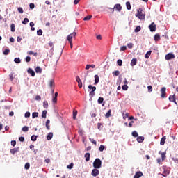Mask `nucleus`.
I'll return each instance as SVG.
<instances>
[{
    "mask_svg": "<svg viewBox=\"0 0 178 178\" xmlns=\"http://www.w3.org/2000/svg\"><path fill=\"white\" fill-rule=\"evenodd\" d=\"M101 166H102V161L99 158L96 159L93 162V168L95 169H101Z\"/></svg>",
    "mask_w": 178,
    "mask_h": 178,
    "instance_id": "f257e3e1",
    "label": "nucleus"
},
{
    "mask_svg": "<svg viewBox=\"0 0 178 178\" xmlns=\"http://www.w3.org/2000/svg\"><path fill=\"white\" fill-rule=\"evenodd\" d=\"M136 17H138L140 20H144V19H145V14L144 13V11H143L142 8H139L138 10V13L136 14Z\"/></svg>",
    "mask_w": 178,
    "mask_h": 178,
    "instance_id": "f03ea898",
    "label": "nucleus"
},
{
    "mask_svg": "<svg viewBox=\"0 0 178 178\" xmlns=\"http://www.w3.org/2000/svg\"><path fill=\"white\" fill-rule=\"evenodd\" d=\"M88 89L89 90H92L90 93H89V95L91 98H92V97H94L95 95V92H94L96 90H97V87L95 86H92L91 85H89L88 86Z\"/></svg>",
    "mask_w": 178,
    "mask_h": 178,
    "instance_id": "7ed1b4c3",
    "label": "nucleus"
},
{
    "mask_svg": "<svg viewBox=\"0 0 178 178\" xmlns=\"http://www.w3.org/2000/svg\"><path fill=\"white\" fill-rule=\"evenodd\" d=\"M76 35H77V33H76V32H73L72 33L68 35V36L67 38L68 42H73V37L74 38L76 37Z\"/></svg>",
    "mask_w": 178,
    "mask_h": 178,
    "instance_id": "20e7f679",
    "label": "nucleus"
},
{
    "mask_svg": "<svg viewBox=\"0 0 178 178\" xmlns=\"http://www.w3.org/2000/svg\"><path fill=\"white\" fill-rule=\"evenodd\" d=\"M175 56L172 53L168 54L167 55H165V57L166 60H170V59H175Z\"/></svg>",
    "mask_w": 178,
    "mask_h": 178,
    "instance_id": "39448f33",
    "label": "nucleus"
},
{
    "mask_svg": "<svg viewBox=\"0 0 178 178\" xmlns=\"http://www.w3.org/2000/svg\"><path fill=\"white\" fill-rule=\"evenodd\" d=\"M149 29L150 31H152V32L156 31V25L155 24V23L152 22L149 26Z\"/></svg>",
    "mask_w": 178,
    "mask_h": 178,
    "instance_id": "423d86ee",
    "label": "nucleus"
},
{
    "mask_svg": "<svg viewBox=\"0 0 178 178\" xmlns=\"http://www.w3.org/2000/svg\"><path fill=\"white\" fill-rule=\"evenodd\" d=\"M91 175H92V176H94V177H97V176H98V175H99V170H98V168L93 169Z\"/></svg>",
    "mask_w": 178,
    "mask_h": 178,
    "instance_id": "0eeeda50",
    "label": "nucleus"
},
{
    "mask_svg": "<svg viewBox=\"0 0 178 178\" xmlns=\"http://www.w3.org/2000/svg\"><path fill=\"white\" fill-rule=\"evenodd\" d=\"M161 98H165L166 97V88L163 87L161 90Z\"/></svg>",
    "mask_w": 178,
    "mask_h": 178,
    "instance_id": "6e6552de",
    "label": "nucleus"
},
{
    "mask_svg": "<svg viewBox=\"0 0 178 178\" xmlns=\"http://www.w3.org/2000/svg\"><path fill=\"white\" fill-rule=\"evenodd\" d=\"M76 80L78 82V86L79 88H81V87H83V82H81V79H80L79 76H76Z\"/></svg>",
    "mask_w": 178,
    "mask_h": 178,
    "instance_id": "1a4fd4ad",
    "label": "nucleus"
},
{
    "mask_svg": "<svg viewBox=\"0 0 178 178\" xmlns=\"http://www.w3.org/2000/svg\"><path fill=\"white\" fill-rule=\"evenodd\" d=\"M170 173V171H169V170H164V171L162 173H159V175H161V176H163L164 177H166V176H168V175H169Z\"/></svg>",
    "mask_w": 178,
    "mask_h": 178,
    "instance_id": "9d476101",
    "label": "nucleus"
},
{
    "mask_svg": "<svg viewBox=\"0 0 178 178\" xmlns=\"http://www.w3.org/2000/svg\"><path fill=\"white\" fill-rule=\"evenodd\" d=\"M27 72L29 74H31L32 76V77H34V76H35V72L31 68H29L28 70H27Z\"/></svg>",
    "mask_w": 178,
    "mask_h": 178,
    "instance_id": "9b49d317",
    "label": "nucleus"
},
{
    "mask_svg": "<svg viewBox=\"0 0 178 178\" xmlns=\"http://www.w3.org/2000/svg\"><path fill=\"white\" fill-rule=\"evenodd\" d=\"M159 155H161V159L162 161H165L166 159V152H159Z\"/></svg>",
    "mask_w": 178,
    "mask_h": 178,
    "instance_id": "f8f14e48",
    "label": "nucleus"
},
{
    "mask_svg": "<svg viewBox=\"0 0 178 178\" xmlns=\"http://www.w3.org/2000/svg\"><path fill=\"white\" fill-rule=\"evenodd\" d=\"M114 9L118 12H120V10H122V6L120 4H115L114 6Z\"/></svg>",
    "mask_w": 178,
    "mask_h": 178,
    "instance_id": "ddd939ff",
    "label": "nucleus"
},
{
    "mask_svg": "<svg viewBox=\"0 0 178 178\" xmlns=\"http://www.w3.org/2000/svg\"><path fill=\"white\" fill-rule=\"evenodd\" d=\"M98 83H99V76L98 75H95V86H97Z\"/></svg>",
    "mask_w": 178,
    "mask_h": 178,
    "instance_id": "4468645a",
    "label": "nucleus"
},
{
    "mask_svg": "<svg viewBox=\"0 0 178 178\" xmlns=\"http://www.w3.org/2000/svg\"><path fill=\"white\" fill-rule=\"evenodd\" d=\"M141 176H143V172L139 171L136 173V175L134 176V178H140Z\"/></svg>",
    "mask_w": 178,
    "mask_h": 178,
    "instance_id": "2eb2a0df",
    "label": "nucleus"
},
{
    "mask_svg": "<svg viewBox=\"0 0 178 178\" xmlns=\"http://www.w3.org/2000/svg\"><path fill=\"white\" fill-rule=\"evenodd\" d=\"M49 87L50 88H54L55 87V81H54V79L50 80Z\"/></svg>",
    "mask_w": 178,
    "mask_h": 178,
    "instance_id": "dca6fc26",
    "label": "nucleus"
},
{
    "mask_svg": "<svg viewBox=\"0 0 178 178\" xmlns=\"http://www.w3.org/2000/svg\"><path fill=\"white\" fill-rule=\"evenodd\" d=\"M137 65V59L133 58L131 61V66H136Z\"/></svg>",
    "mask_w": 178,
    "mask_h": 178,
    "instance_id": "f3484780",
    "label": "nucleus"
},
{
    "mask_svg": "<svg viewBox=\"0 0 178 178\" xmlns=\"http://www.w3.org/2000/svg\"><path fill=\"white\" fill-rule=\"evenodd\" d=\"M165 140H166V136H163L161 138V142H160L161 145H165Z\"/></svg>",
    "mask_w": 178,
    "mask_h": 178,
    "instance_id": "a211bd4d",
    "label": "nucleus"
},
{
    "mask_svg": "<svg viewBox=\"0 0 178 178\" xmlns=\"http://www.w3.org/2000/svg\"><path fill=\"white\" fill-rule=\"evenodd\" d=\"M16 77V75H15V73L12 72L11 74H9V78L10 81H13V79Z\"/></svg>",
    "mask_w": 178,
    "mask_h": 178,
    "instance_id": "6ab92c4d",
    "label": "nucleus"
},
{
    "mask_svg": "<svg viewBox=\"0 0 178 178\" xmlns=\"http://www.w3.org/2000/svg\"><path fill=\"white\" fill-rule=\"evenodd\" d=\"M52 137H54V134H52V133H49L48 134V135H47V139L48 140H52Z\"/></svg>",
    "mask_w": 178,
    "mask_h": 178,
    "instance_id": "aec40b11",
    "label": "nucleus"
},
{
    "mask_svg": "<svg viewBox=\"0 0 178 178\" xmlns=\"http://www.w3.org/2000/svg\"><path fill=\"white\" fill-rule=\"evenodd\" d=\"M19 151V149H17V148H14L13 149H10V152L11 154H13V155H15V154H16V152H17Z\"/></svg>",
    "mask_w": 178,
    "mask_h": 178,
    "instance_id": "412c9836",
    "label": "nucleus"
},
{
    "mask_svg": "<svg viewBox=\"0 0 178 178\" xmlns=\"http://www.w3.org/2000/svg\"><path fill=\"white\" fill-rule=\"evenodd\" d=\"M35 70L36 73H42V69L38 66L36 67Z\"/></svg>",
    "mask_w": 178,
    "mask_h": 178,
    "instance_id": "4be33fe9",
    "label": "nucleus"
},
{
    "mask_svg": "<svg viewBox=\"0 0 178 178\" xmlns=\"http://www.w3.org/2000/svg\"><path fill=\"white\" fill-rule=\"evenodd\" d=\"M169 101H170L171 102H175L176 104V101L175 100V95H170L169 97Z\"/></svg>",
    "mask_w": 178,
    "mask_h": 178,
    "instance_id": "5701e85b",
    "label": "nucleus"
},
{
    "mask_svg": "<svg viewBox=\"0 0 178 178\" xmlns=\"http://www.w3.org/2000/svg\"><path fill=\"white\" fill-rule=\"evenodd\" d=\"M138 143H143L144 141V137L143 136H138L137 138Z\"/></svg>",
    "mask_w": 178,
    "mask_h": 178,
    "instance_id": "b1692460",
    "label": "nucleus"
},
{
    "mask_svg": "<svg viewBox=\"0 0 178 178\" xmlns=\"http://www.w3.org/2000/svg\"><path fill=\"white\" fill-rule=\"evenodd\" d=\"M9 52H10L9 49H4L3 51V55H9Z\"/></svg>",
    "mask_w": 178,
    "mask_h": 178,
    "instance_id": "393cba45",
    "label": "nucleus"
},
{
    "mask_svg": "<svg viewBox=\"0 0 178 178\" xmlns=\"http://www.w3.org/2000/svg\"><path fill=\"white\" fill-rule=\"evenodd\" d=\"M104 149H106V147L103 145H101L99 147V151H100V152H102Z\"/></svg>",
    "mask_w": 178,
    "mask_h": 178,
    "instance_id": "a878e982",
    "label": "nucleus"
},
{
    "mask_svg": "<svg viewBox=\"0 0 178 178\" xmlns=\"http://www.w3.org/2000/svg\"><path fill=\"white\" fill-rule=\"evenodd\" d=\"M77 116V110H74L73 111V119L76 120Z\"/></svg>",
    "mask_w": 178,
    "mask_h": 178,
    "instance_id": "bb28decb",
    "label": "nucleus"
},
{
    "mask_svg": "<svg viewBox=\"0 0 178 178\" xmlns=\"http://www.w3.org/2000/svg\"><path fill=\"white\" fill-rule=\"evenodd\" d=\"M160 40H161V36L159 35V34H156L154 35V40L159 41Z\"/></svg>",
    "mask_w": 178,
    "mask_h": 178,
    "instance_id": "cd10ccee",
    "label": "nucleus"
},
{
    "mask_svg": "<svg viewBox=\"0 0 178 178\" xmlns=\"http://www.w3.org/2000/svg\"><path fill=\"white\" fill-rule=\"evenodd\" d=\"M85 158L86 162H88V161H90V153H86Z\"/></svg>",
    "mask_w": 178,
    "mask_h": 178,
    "instance_id": "c85d7f7f",
    "label": "nucleus"
},
{
    "mask_svg": "<svg viewBox=\"0 0 178 178\" xmlns=\"http://www.w3.org/2000/svg\"><path fill=\"white\" fill-rule=\"evenodd\" d=\"M126 6H127V9H128V10H130V9H131V5L130 4L129 1L126 3Z\"/></svg>",
    "mask_w": 178,
    "mask_h": 178,
    "instance_id": "c756f323",
    "label": "nucleus"
},
{
    "mask_svg": "<svg viewBox=\"0 0 178 178\" xmlns=\"http://www.w3.org/2000/svg\"><path fill=\"white\" fill-rule=\"evenodd\" d=\"M43 107L44 108V109H48V102L47 101H44L43 102Z\"/></svg>",
    "mask_w": 178,
    "mask_h": 178,
    "instance_id": "7c9ffc66",
    "label": "nucleus"
},
{
    "mask_svg": "<svg viewBox=\"0 0 178 178\" xmlns=\"http://www.w3.org/2000/svg\"><path fill=\"white\" fill-rule=\"evenodd\" d=\"M48 112L47 111V110H44L42 111V118H44L45 119V118H47V113Z\"/></svg>",
    "mask_w": 178,
    "mask_h": 178,
    "instance_id": "2f4dec72",
    "label": "nucleus"
},
{
    "mask_svg": "<svg viewBox=\"0 0 178 178\" xmlns=\"http://www.w3.org/2000/svg\"><path fill=\"white\" fill-rule=\"evenodd\" d=\"M151 52H152V51H149L146 53L145 54V58L146 59H148V58H149V56H151Z\"/></svg>",
    "mask_w": 178,
    "mask_h": 178,
    "instance_id": "473e14b6",
    "label": "nucleus"
},
{
    "mask_svg": "<svg viewBox=\"0 0 178 178\" xmlns=\"http://www.w3.org/2000/svg\"><path fill=\"white\" fill-rule=\"evenodd\" d=\"M32 118H33V119H35V118H38V113H37V112L33 113Z\"/></svg>",
    "mask_w": 178,
    "mask_h": 178,
    "instance_id": "72a5a7b5",
    "label": "nucleus"
},
{
    "mask_svg": "<svg viewBox=\"0 0 178 178\" xmlns=\"http://www.w3.org/2000/svg\"><path fill=\"white\" fill-rule=\"evenodd\" d=\"M140 30H141V26H136V28L135 29L134 31H135V33H138Z\"/></svg>",
    "mask_w": 178,
    "mask_h": 178,
    "instance_id": "f704fd0d",
    "label": "nucleus"
},
{
    "mask_svg": "<svg viewBox=\"0 0 178 178\" xmlns=\"http://www.w3.org/2000/svg\"><path fill=\"white\" fill-rule=\"evenodd\" d=\"M132 136L133 137H138V133L137 131H134L132 132Z\"/></svg>",
    "mask_w": 178,
    "mask_h": 178,
    "instance_id": "c9c22d12",
    "label": "nucleus"
},
{
    "mask_svg": "<svg viewBox=\"0 0 178 178\" xmlns=\"http://www.w3.org/2000/svg\"><path fill=\"white\" fill-rule=\"evenodd\" d=\"M14 62H15V63H20V62H22V60H20V58H15L14 59Z\"/></svg>",
    "mask_w": 178,
    "mask_h": 178,
    "instance_id": "e433bc0d",
    "label": "nucleus"
},
{
    "mask_svg": "<svg viewBox=\"0 0 178 178\" xmlns=\"http://www.w3.org/2000/svg\"><path fill=\"white\" fill-rule=\"evenodd\" d=\"M111 113H112V111L108 110V111L106 113V118H110Z\"/></svg>",
    "mask_w": 178,
    "mask_h": 178,
    "instance_id": "4c0bfd02",
    "label": "nucleus"
},
{
    "mask_svg": "<svg viewBox=\"0 0 178 178\" xmlns=\"http://www.w3.org/2000/svg\"><path fill=\"white\" fill-rule=\"evenodd\" d=\"M91 17H92V15H88L83 18V20H85V21L90 20V19H91Z\"/></svg>",
    "mask_w": 178,
    "mask_h": 178,
    "instance_id": "58836bf2",
    "label": "nucleus"
},
{
    "mask_svg": "<svg viewBox=\"0 0 178 178\" xmlns=\"http://www.w3.org/2000/svg\"><path fill=\"white\" fill-rule=\"evenodd\" d=\"M31 141H37V136L33 135V136L31 137Z\"/></svg>",
    "mask_w": 178,
    "mask_h": 178,
    "instance_id": "ea45409f",
    "label": "nucleus"
},
{
    "mask_svg": "<svg viewBox=\"0 0 178 178\" xmlns=\"http://www.w3.org/2000/svg\"><path fill=\"white\" fill-rule=\"evenodd\" d=\"M117 64L118 65V66H122V65H123V61H122V60H118L117 61Z\"/></svg>",
    "mask_w": 178,
    "mask_h": 178,
    "instance_id": "a19ab883",
    "label": "nucleus"
},
{
    "mask_svg": "<svg viewBox=\"0 0 178 178\" xmlns=\"http://www.w3.org/2000/svg\"><path fill=\"white\" fill-rule=\"evenodd\" d=\"M122 88V90H124V91H127L129 86H127V85H123Z\"/></svg>",
    "mask_w": 178,
    "mask_h": 178,
    "instance_id": "79ce46f5",
    "label": "nucleus"
},
{
    "mask_svg": "<svg viewBox=\"0 0 178 178\" xmlns=\"http://www.w3.org/2000/svg\"><path fill=\"white\" fill-rule=\"evenodd\" d=\"M102 102H104V98L103 97H99L98 104H102Z\"/></svg>",
    "mask_w": 178,
    "mask_h": 178,
    "instance_id": "37998d69",
    "label": "nucleus"
},
{
    "mask_svg": "<svg viewBox=\"0 0 178 178\" xmlns=\"http://www.w3.org/2000/svg\"><path fill=\"white\" fill-rule=\"evenodd\" d=\"M22 131H24V132L29 131V127H26V126L22 128Z\"/></svg>",
    "mask_w": 178,
    "mask_h": 178,
    "instance_id": "c03bdc74",
    "label": "nucleus"
},
{
    "mask_svg": "<svg viewBox=\"0 0 178 178\" xmlns=\"http://www.w3.org/2000/svg\"><path fill=\"white\" fill-rule=\"evenodd\" d=\"M29 20L28 19V18H24V21L22 22L23 24H27V23H29Z\"/></svg>",
    "mask_w": 178,
    "mask_h": 178,
    "instance_id": "a18cd8bd",
    "label": "nucleus"
},
{
    "mask_svg": "<svg viewBox=\"0 0 178 178\" xmlns=\"http://www.w3.org/2000/svg\"><path fill=\"white\" fill-rule=\"evenodd\" d=\"M74 164L71 163L70 165L67 166V169H73Z\"/></svg>",
    "mask_w": 178,
    "mask_h": 178,
    "instance_id": "49530a36",
    "label": "nucleus"
},
{
    "mask_svg": "<svg viewBox=\"0 0 178 178\" xmlns=\"http://www.w3.org/2000/svg\"><path fill=\"white\" fill-rule=\"evenodd\" d=\"M52 102L54 104H56V102H58V97H53Z\"/></svg>",
    "mask_w": 178,
    "mask_h": 178,
    "instance_id": "de8ad7c7",
    "label": "nucleus"
},
{
    "mask_svg": "<svg viewBox=\"0 0 178 178\" xmlns=\"http://www.w3.org/2000/svg\"><path fill=\"white\" fill-rule=\"evenodd\" d=\"M29 55H34V56H37V53H33V51H29L28 52Z\"/></svg>",
    "mask_w": 178,
    "mask_h": 178,
    "instance_id": "09e8293b",
    "label": "nucleus"
},
{
    "mask_svg": "<svg viewBox=\"0 0 178 178\" xmlns=\"http://www.w3.org/2000/svg\"><path fill=\"white\" fill-rule=\"evenodd\" d=\"M29 8L30 9H34V8H35V5H34V3H30Z\"/></svg>",
    "mask_w": 178,
    "mask_h": 178,
    "instance_id": "8fccbe9b",
    "label": "nucleus"
},
{
    "mask_svg": "<svg viewBox=\"0 0 178 178\" xmlns=\"http://www.w3.org/2000/svg\"><path fill=\"white\" fill-rule=\"evenodd\" d=\"M37 34H38V35H42V31L41 29H39L37 31Z\"/></svg>",
    "mask_w": 178,
    "mask_h": 178,
    "instance_id": "3c124183",
    "label": "nucleus"
},
{
    "mask_svg": "<svg viewBox=\"0 0 178 178\" xmlns=\"http://www.w3.org/2000/svg\"><path fill=\"white\" fill-rule=\"evenodd\" d=\"M10 27H11V31L13 32V33H14V31H15V24H11V26H10Z\"/></svg>",
    "mask_w": 178,
    "mask_h": 178,
    "instance_id": "603ef678",
    "label": "nucleus"
},
{
    "mask_svg": "<svg viewBox=\"0 0 178 178\" xmlns=\"http://www.w3.org/2000/svg\"><path fill=\"white\" fill-rule=\"evenodd\" d=\"M120 74V72L119 71H115V72H113V74L114 76H119Z\"/></svg>",
    "mask_w": 178,
    "mask_h": 178,
    "instance_id": "864d4df0",
    "label": "nucleus"
},
{
    "mask_svg": "<svg viewBox=\"0 0 178 178\" xmlns=\"http://www.w3.org/2000/svg\"><path fill=\"white\" fill-rule=\"evenodd\" d=\"M17 10L19 13H23V8L22 7H19L17 8Z\"/></svg>",
    "mask_w": 178,
    "mask_h": 178,
    "instance_id": "5fc2aeb1",
    "label": "nucleus"
},
{
    "mask_svg": "<svg viewBox=\"0 0 178 178\" xmlns=\"http://www.w3.org/2000/svg\"><path fill=\"white\" fill-rule=\"evenodd\" d=\"M90 141L92 143V144H95V145H97V141L94 139L90 138Z\"/></svg>",
    "mask_w": 178,
    "mask_h": 178,
    "instance_id": "6e6d98bb",
    "label": "nucleus"
},
{
    "mask_svg": "<svg viewBox=\"0 0 178 178\" xmlns=\"http://www.w3.org/2000/svg\"><path fill=\"white\" fill-rule=\"evenodd\" d=\"M25 169H30V163H26L25 164Z\"/></svg>",
    "mask_w": 178,
    "mask_h": 178,
    "instance_id": "4d7b16f0",
    "label": "nucleus"
},
{
    "mask_svg": "<svg viewBox=\"0 0 178 178\" xmlns=\"http://www.w3.org/2000/svg\"><path fill=\"white\" fill-rule=\"evenodd\" d=\"M147 88H148L149 92H152V86H149L147 87Z\"/></svg>",
    "mask_w": 178,
    "mask_h": 178,
    "instance_id": "13d9d810",
    "label": "nucleus"
},
{
    "mask_svg": "<svg viewBox=\"0 0 178 178\" xmlns=\"http://www.w3.org/2000/svg\"><path fill=\"white\" fill-rule=\"evenodd\" d=\"M163 160H162V159H157V163H159V165H161V163L163 162Z\"/></svg>",
    "mask_w": 178,
    "mask_h": 178,
    "instance_id": "bf43d9fd",
    "label": "nucleus"
},
{
    "mask_svg": "<svg viewBox=\"0 0 178 178\" xmlns=\"http://www.w3.org/2000/svg\"><path fill=\"white\" fill-rule=\"evenodd\" d=\"M128 48H129V49H131V48H133V43H129L127 44Z\"/></svg>",
    "mask_w": 178,
    "mask_h": 178,
    "instance_id": "052dcab7",
    "label": "nucleus"
},
{
    "mask_svg": "<svg viewBox=\"0 0 178 178\" xmlns=\"http://www.w3.org/2000/svg\"><path fill=\"white\" fill-rule=\"evenodd\" d=\"M35 100L36 101H41V97L40 95H37L35 97Z\"/></svg>",
    "mask_w": 178,
    "mask_h": 178,
    "instance_id": "680f3d73",
    "label": "nucleus"
},
{
    "mask_svg": "<svg viewBox=\"0 0 178 178\" xmlns=\"http://www.w3.org/2000/svg\"><path fill=\"white\" fill-rule=\"evenodd\" d=\"M127 49V47L126 46H123L120 48V51H126Z\"/></svg>",
    "mask_w": 178,
    "mask_h": 178,
    "instance_id": "e2e57ef3",
    "label": "nucleus"
},
{
    "mask_svg": "<svg viewBox=\"0 0 178 178\" xmlns=\"http://www.w3.org/2000/svg\"><path fill=\"white\" fill-rule=\"evenodd\" d=\"M25 118H30V112H26L24 115Z\"/></svg>",
    "mask_w": 178,
    "mask_h": 178,
    "instance_id": "0e129e2a",
    "label": "nucleus"
},
{
    "mask_svg": "<svg viewBox=\"0 0 178 178\" xmlns=\"http://www.w3.org/2000/svg\"><path fill=\"white\" fill-rule=\"evenodd\" d=\"M19 140L22 143H23V142L24 141V137L21 136V137L19 138Z\"/></svg>",
    "mask_w": 178,
    "mask_h": 178,
    "instance_id": "69168bd1",
    "label": "nucleus"
},
{
    "mask_svg": "<svg viewBox=\"0 0 178 178\" xmlns=\"http://www.w3.org/2000/svg\"><path fill=\"white\" fill-rule=\"evenodd\" d=\"M25 60L26 62H30V60H31V58H30V56H27Z\"/></svg>",
    "mask_w": 178,
    "mask_h": 178,
    "instance_id": "338daca9",
    "label": "nucleus"
},
{
    "mask_svg": "<svg viewBox=\"0 0 178 178\" xmlns=\"http://www.w3.org/2000/svg\"><path fill=\"white\" fill-rule=\"evenodd\" d=\"M172 161L175 162V163H178V159L177 158H172Z\"/></svg>",
    "mask_w": 178,
    "mask_h": 178,
    "instance_id": "774afa93",
    "label": "nucleus"
}]
</instances>
